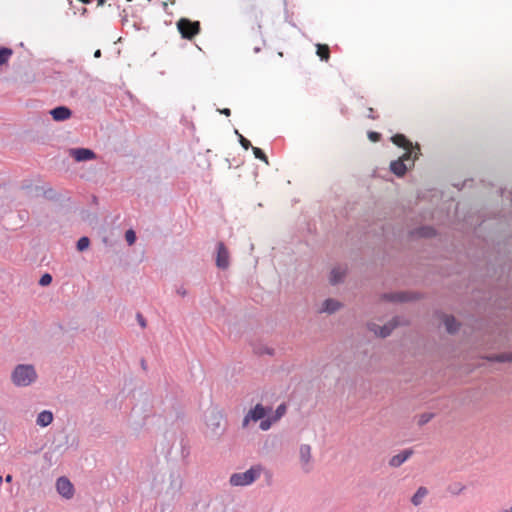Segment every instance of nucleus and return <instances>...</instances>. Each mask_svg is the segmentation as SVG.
I'll return each instance as SVG.
<instances>
[{"label": "nucleus", "instance_id": "48", "mask_svg": "<svg viewBox=\"0 0 512 512\" xmlns=\"http://www.w3.org/2000/svg\"><path fill=\"white\" fill-rule=\"evenodd\" d=\"M2 482H3V477L0 476V484H2Z\"/></svg>", "mask_w": 512, "mask_h": 512}, {"label": "nucleus", "instance_id": "10", "mask_svg": "<svg viewBox=\"0 0 512 512\" xmlns=\"http://www.w3.org/2000/svg\"><path fill=\"white\" fill-rule=\"evenodd\" d=\"M383 299L389 302L404 303L415 299L414 295L408 292H391L383 294Z\"/></svg>", "mask_w": 512, "mask_h": 512}, {"label": "nucleus", "instance_id": "46", "mask_svg": "<svg viewBox=\"0 0 512 512\" xmlns=\"http://www.w3.org/2000/svg\"><path fill=\"white\" fill-rule=\"evenodd\" d=\"M260 50H261V49H260V47H255V48H254V52H255V53L260 52Z\"/></svg>", "mask_w": 512, "mask_h": 512}, {"label": "nucleus", "instance_id": "7", "mask_svg": "<svg viewBox=\"0 0 512 512\" xmlns=\"http://www.w3.org/2000/svg\"><path fill=\"white\" fill-rule=\"evenodd\" d=\"M56 490L65 499H71L74 495V486L65 476H61L57 479Z\"/></svg>", "mask_w": 512, "mask_h": 512}, {"label": "nucleus", "instance_id": "5", "mask_svg": "<svg viewBox=\"0 0 512 512\" xmlns=\"http://www.w3.org/2000/svg\"><path fill=\"white\" fill-rule=\"evenodd\" d=\"M391 141L406 150V152L403 154L404 159L406 160H412V164L414 163L415 159L417 158V154L414 152V147L412 142L403 134H396L391 137Z\"/></svg>", "mask_w": 512, "mask_h": 512}, {"label": "nucleus", "instance_id": "20", "mask_svg": "<svg viewBox=\"0 0 512 512\" xmlns=\"http://www.w3.org/2000/svg\"><path fill=\"white\" fill-rule=\"evenodd\" d=\"M345 278V271H343L341 268H333L330 273V283L332 285H337L341 282H343Z\"/></svg>", "mask_w": 512, "mask_h": 512}, {"label": "nucleus", "instance_id": "44", "mask_svg": "<svg viewBox=\"0 0 512 512\" xmlns=\"http://www.w3.org/2000/svg\"><path fill=\"white\" fill-rule=\"evenodd\" d=\"M498 512H512V506L507 509H501Z\"/></svg>", "mask_w": 512, "mask_h": 512}, {"label": "nucleus", "instance_id": "21", "mask_svg": "<svg viewBox=\"0 0 512 512\" xmlns=\"http://www.w3.org/2000/svg\"><path fill=\"white\" fill-rule=\"evenodd\" d=\"M300 459L303 463L307 464L311 459V447L307 444L300 446Z\"/></svg>", "mask_w": 512, "mask_h": 512}, {"label": "nucleus", "instance_id": "16", "mask_svg": "<svg viewBox=\"0 0 512 512\" xmlns=\"http://www.w3.org/2000/svg\"><path fill=\"white\" fill-rule=\"evenodd\" d=\"M413 234L421 238H432L436 236V229L432 226L424 225L416 228Z\"/></svg>", "mask_w": 512, "mask_h": 512}, {"label": "nucleus", "instance_id": "30", "mask_svg": "<svg viewBox=\"0 0 512 512\" xmlns=\"http://www.w3.org/2000/svg\"><path fill=\"white\" fill-rule=\"evenodd\" d=\"M136 233L134 230L129 229L125 232V240L128 243V245H133L136 242Z\"/></svg>", "mask_w": 512, "mask_h": 512}, {"label": "nucleus", "instance_id": "23", "mask_svg": "<svg viewBox=\"0 0 512 512\" xmlns=\"http://www.w3.org/2000/svg\"><path fill=\"white\" fill-rule=\"evenodd\" d=\"M13 50L8 47L0 48V66L7 63L9 58L12 56Z\"/></svg>", "mask_w": 512, "mask_h": 512}, {"label": "nucleus", "instance_id": "3", "mask_svg": "<svg viewBox=\"0 0 512 512\" xmlns=\"http://www.w3.org/2000/svg\"><path fill=\"white\" fill-rule=\"evenodd\" d=\"M272 412L271 406H263L258 403L251 408L242 420V428H247L251 421L257 422L267 417Z\"/></svg>", "mask_w": 512, "mask_h": 512}, {"label": "nucleus", "instance_id": "26", "mask_svg": "<svg viewBox=\"0 0 512 512\" xmlns=\"http://www.w3.org/2000/svg\"><path fill=\"white\" fill-rule=\"evenodd\" d=\"M465 488L466 487L461 483H454L448 487V491L453 495H459Z\"/></svg>", "mask_w": 512, "mask_h": 512}, {"label": "nucleus", "instance_id": "39", "mask_svg": "<svg viewBox=\"0 0 512 512\" xmlns=\"http://www.w3.org/2000/svg\"><path fill=\"white\" fill-rule=\"evenodd\" d=\"M219 112L225 116H230L231 115V110L229 108H224V109H221L219 110Z\"/></svg>", "mask_w": 512, "mask_h": 512}, {"label": "nucleus", "instance_id": "11", "mask_svg": "<svg viewBox=\"0 0 512 512\" xmlns=\"http://www.w3.org/2000/svg\"><path fill=\"white\" fill-rule=\"evenodd\" d=\"M50 115L55 121H65L72 116V111L67 106H57L50 110Z\"/></svg>", "mask_w": 512, "mask_h": 512}, {"label": "nucleus", "instance_id": "38", "mask_svg": "<svg viewBox=\"0 0 512 512\" xmlns=\"http://www.w3.org/2000/svg\"><path fill=\"white\" fill-rule=\"evenodd\" d=\"M176 292H177V294H179L182 297L187 295V291L183 286L177 288Z\"/></svg>", "mask_w": 512, "mask_h": 512}, {"label": "nucleus", "instance_id": "34", "mask_svg": "<svg viewBox=\"0 0 512 512\" xmlns=\"http://www.w3.org/2000/svg\"><path fill=\"white\" fill-rule=\"evenodd\" d=\"M509 352H506V353H500L498 355H495L493 357V360L497 361V362H509Z\"/></svg>", "mask_w": 512, "mask_h": 512}, {"label": "nucleus", "instance_id": "40", "mask_svg": "<svg viewBox=\"0 0 512 512\" xmlns=\"http://www.w3.org/2000/svg\"><path fill=\"white\" fill-rule=\"evenodd\" d=\"M367 117L370 118V119H376V116L374 115V109L373 108H369L368 109Z\"/></svg>", "mask_w": 512, "mask_h": 512}, {"label": "nucleus", "instance_id": "19", "mask_svg": "<svg viewBox=\"0 0 512 512\" xmlns=\"http://www.w3.org/2000/svg\"><path fill=\"white\" fill-rule=\"evenodd\" d=\"M427 495L428 489L424 486L419 487L411 498L412 504L414 506H419Z\"/></svg>", "mask_w": 512, "mask_h": 512}, {"label": "nucleus", "instance_id": "15", "mask_svg": "<svg viewBox=\"0 0 512 512\" xmlns=\"http://www.w3.org/2000/svg\"><path fill=\"white\" fill-rule=\"evenodd\" d=\"M342 307V304L333 298H328L322 303L320 313L333 314Z\"/></svg>", "mask_w": 512, "mask_h": 512}, {"label": "nucleus", "instance_id": "33", "mask_svg": "<svg viewBox=\"0 0 512 512\" xmlns=\"http://www.w3.org/2000/svg\"><path fill=\"white\" fill-rule=\"evenodd\" d=\"M53 278L49 273L43 274L39 279V285L41 286H48L51 284Z\"/></svg>", "mask_w": 512, "mask_h": 512}, {"label": "nucleus", "instance_id": "1", "mask_svg": "<svg viewBox=\"0 0 512 512\" xmlns=\"http://www.w3.org/2000/svg\"><path fill=\"white\" fill-rule=\"evenodd\" d=\"M15 387H28L38 379L37 371L32 364H17L10 375Z\"/></svg>", "mask_w": 512, "mask_h": 512}, {"label": "nucleus", "instance_id": "45", "mask_svg": "<svg viewBox=\"0 0 512 512\" xmlns=\"http://www.w3.org/2000/svg\"><path fill=\"white\" fill-rule=\"evenodd\" d=\"M141 366L143 369H146V362L144 359L141 360Z\"/></svg>", "mask_w": 512, "mask_h": 512}, {"label": "nucleus", "instance_id": "9", "mask_svg": "<svg viewBox=\"0 0 512 512\" xmlns=\"http://www.w3.org/2000/svg\"><path fill=\"white\" fill-rule=\"evenodd\" d=\"M216 266L222 270L229 267V251L223 242L217 243Z\"/></svg>", "mask_w": 512, "mask_h": 512}, {"label": "nucleus", "instance_id": "14", "mask_svg": "<svg viewBox=\"0 0 512 512\" xmlns=\"http://www.w3.org/2000/svg\"><path fill=\"white\" fill-rule=\"evenodd\" d=\"M397 326L396 322H390L388 324H385L383 326H377L376 324H372L369 326V329L371 331H374L377 335H379L381 338H386L390 336L393 329Z\"/></svg>", "mask_w": 512, "mask_h": 512}, {"label": "nucleus", "instance_id": "22", "mask_svg": "<svg viewBox=\"0 0 512 512\" xmlns=\"http://www.w3.org/2000/svg\"><path fill=\"white\" fill-rule=\"evenodd\" d=\"M317 55L320 57L321 60L327 61L330 56L329 47L325 44H318Z\"/></svg>", "mask_w": 512, "mask_h": 512}, {"label": "nucleus", "instance_id": "24", "mask_svg": "<svg viewBox=\"0 0 512 512\" xmlns=\"http://www.w3.org/2000/svg\"><path fill=\"white\" fill-rule=\"evenodd\" d=\"M286 411H287V406L285 403H281L275 410L274 414L272 416H270L272 418V420H274L275 422H277L278 420H280L285 414H286Z\"/></svg>", "mask_w": 512, "mask_h": 512}, {"label": "nucleus", "instance_id": "31", "mask_svg": "<svg viewBox=\"0 0 512 512\" xmlns=\"http://www.w3.org/2000/svg\"><path fill=\"white\" fill-rule=\"evenodd\" d=\"M170 480H171V486L174 488H180L181 487V480L180 476L176 472L170 473Z\"/></svg>", "mask_w": 512, "mask_h": 512}, {"label": "nucleus", "instance_id": "42", "mask_svg": "<svg viewBox=\"0 0 512 512\" xmlns=\"http://www.w3.org/2000/svg\"><path fill=\"white\" fill-rule=\"evenodd\" d=\"M12 479H13V477H12V475H11V474L6 475V477H5V481H6L7 483L12 482Z\"/></svg>", "mask_w": 512, "mask_h": 512}, {"label": "nucleus", "instance_id": "41", "mask_svg": "<svg viewBox=\"0 0 512 512\" xmlns=\"http://www.w3.org/2000/svg\"><path fill=\"white\" fill-rule=\"evenodd\" d=\"M101 55H102V53H101V50H100V49H97V50L94 52V57H95V58H100V57H101Z\"/></svg>", "mask_w": 512, "mask_h": 512}, {"label": "nucleus", "instance_id": "2", "mask_svg": "<svg viewBox=\"0 0 512 512\" xmlns=\"http://www.w3.org/2000/svg\"><path fill=\"white\" fill-rule=\"evenodd\" d=\"M264 468L261 464L251 466L245 472L233 473L229 483L232 486H248L254 483L262 474Z\"/></svg>", "mask_w": 512, "mask_h": 512}, {"label": "nucleus", "instance_id": "32", "mask_svg": "<svg viewBox=\"0 0 512 512\" xmlns=\"http://www.w3.org/2000/svg\"><path fill=\"white\" fill-rule=\"evenodd\" d=\"M434 417L433 413H423L420 415L418 424L419 426H423L427 424Z\"/></svg>", "mask_w": 512, "mask_h": 512}, {"label": "nucleus", "instance_id": "8", "mask_svg": "<svg viewBox=\"0 0 512 512\" xmlns=\"http://www.w3.org/2000/svg\"><path fill=\"white\" fill-rule=\"evenodd\" d=\"M69 154L76 162H84L96 159V153L89 148H72Z\"/></svg>", "mask_w": 512, "mask_h": 512}, {"label": "nucleus", "instance_id": "13", "mask_svg": "<svg viewBox=\"0 0 512 512\" xmlns=\"http://www.w3.org/2000/svg\"><path fill=\"white\" fill-rule=\"evenodd\" d=\"M412 454V449L402 450L400 453L394 455L389 460V465L394 468L400 467L406 460H408L412 456Z\"/></svg>", "mask_w": 512, "mask_h": 512}, {"label": "nucleus", "instance_id": "25", "mask_svg": "<svg viewBox=\"0 0 512 512\" xmlns=\"http://www.w3.org/2000/svg\"><path fill=\"white\" fill-rule=\"evenodd\" d=\"M90 245V239L87 236H82L76 243V248L79 252L86 250Z\"/></svg>", "mask_w": 512, "mask_h": 512}, {"label": "nucleus", "instance_id": "37", "mask_svg": "<svg viewBox=\"0 0 512 512\" xmlns=\"http://www.w3.org/2000/svg\"><path fill=\"white\" fill-rule=\"evenodd\" d=\"M136 318H137V321H138L139 325L142 328H145L146 327V320H145L144 316L141 313H137Z\"/></svg>", "mask_w": 512, "mask_h": 512}, {"label": "nucleus", "instance_id": "17", "mask_svg": "<svg viewBox=\"0 0 512 512\" xmlns=\"http://www.w3.org/2000/svg\"><path fill=\"white\" fill-rule=\"evenodd\" d=\"M444 325L446 328V331L449 334H455L459 330L460 324L456 320V318L452 315H445L444 317Z\"/></svg>", "mask_w": 512, "mask_h": 512}, {"label": "nucleus", "instance_id": "4", "mask_svg": "<svg viewBox=\"0 0 512 512\" xmlns=\"http://www.w3.org/2000/svg\"><path fill=\"white\" fill-rule=\"evenodd\" d=\"M177 28L182 38L191 40L200 32V23L198 21H191L187 18H181L177 22Z\"/></svg>", "mask_w": 512, "mask_h": 512}, {"label": "nucleus", "instance_id": "36", "mask_svg": "<svg viewBox=\"0 0 512 512\" xmlns=\"http://www.w3.org/2000/svg\"><path fill=\"white\" fill-rule=\"evenodd\" d=\"M368 138L372 141V142H377L380 140L381 138V134L378 133V132H375V131H369L368 132Z\"/></svg>", "mask_w": 512, "mask_h": 512}, {"label": "nucleus", "instance_id": "18", "mask_svg": "<svg viewBox=\"0 0 512 512\" xmlns=\"http://www.w3.org/2000/svg\"><path fill=\"white\" fill-rule=\"evenodd\" d=\"M53 413L49 410H43L40 412L36 419V424L41 427H47L53 421Z\"/></svg>", "mask_w": 512, "mask_h": 512}, {"label": "nucleus", "instance_id": "29", "mask_svg": "<svg viewBox=\"0 0 512 512\" xmlns=\"http://www.w3.org/2000/svg\"><path fill=\"white\" fill-rule=\"evenodd\" d=\"M235 133H236V135H237V136H238V138H239V143H240V145H241L245 150H248L249 148H252V147H253V146H252V144H251V142H250L248 139H246L243 135H241V134L238 132V130H235Z\"/></svg>", "mask_w": 512, "mask_h": 512}, {"label": "nucleus", "instance_id": "27", "mask_svg": "<svg viewBox=\"0 0 512 512\" xmlns=\"http://www.w3.org/2000/svg\"><path fill=\"white\" fill-rule=\"evenodd\" d=\"M251 149L253 151L255 158L260 159L264 161L266 164H268V158L262 149L258 147H252Z\"/></svg>", "mask_w": 512, "mask_h": 512}, {"label": "nucleus", "instance_id": "35", "mask_svg": "<svg viewBox=\"0 0 512 512\" xmlns=\"http://www.w3.org/2000/svg\"><path fill=\"white\" fill-rule=\"evenodd\" d=\"M256 353L258 354H267V355H273L274 354V349L272 348H269V347H257L256 348Z\"/></svg>", "mask_w": 512, "mask_h": 512}, {"label": "nucleus", "instance_id": "12", "mask_svg": "<svg viewBox=\"0 0 512 512\" xmlns=\"http://www.w3.org/2000/svg\"><path fill=\"white\" fill-rule=\"evenodd\" d=\"M406 159H404V155L390 163V171L395 174L397 177H403L407 172V165L405 164Z\"/></svg>", "mask_w": 512, "mask_h": 512}, {"label": "nucleus", "instance_id": "28", "mask_svg": "<svg viewBox=\"0 0 512 512\" xmlns=\"http://www.w3.org/2000/svg\"><path fill=\"white\" fill-rule=\"evenodd\" d=\"M275 423L274 420H272L271 417H268V418H263L260 422V425H259V428L262 430V431H267L271 428L272 424Z\"/></svg>", "mask_w": 512, "mask_h": 512}, {"label": "nucleus", "instance_id": "43", "mask_svg": "<svg viewBox=\"0 0 512 512\" xmlns=\"http://www.w3.org/2000/svg\"><path fill=\"white\" fill-rule=\"evenodd\" d=\"M106 3V0H97L98 6H103Z\"/></svg>", "mask_w": 512, "mask_h": 512}, {"label": "nucleus", "instance_id": "47", "mask_svg": "<svg viewBox=\"0 0 512 512\" xmlns=\"http://www.w3.org/2000/svg\"><path fill=\"white\" fill-rule=\"evenodd\" d=\"M509 362H512V352H509Z\"/></svg>", "mask_w": 512, "mask_h": 512}, {"label": "nucleus", "instance_id": "6", "mask_svg": "<svg viewBox=\"0 0 512 512\" xmlns=\"http://www.w3.org/2000/svg\"><path fill=\"white\" fill-rule=\"evenodd\" d=\"M222 422V415L215 410L210 411L208 415H206V424L215 435H220L224 431Z\"/></svg>", "mask_w": 512, "mask_h": 512}]
</instances>
